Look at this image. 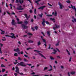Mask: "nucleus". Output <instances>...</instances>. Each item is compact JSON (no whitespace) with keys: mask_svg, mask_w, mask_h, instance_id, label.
I'll list each match as a JSON object with an SVG mask.
<instances>
[{"mask_svg":"<svg viewBox=\"0 0 76 76\" xmlns=\"http://www.w3.org/2000/svg\"><path fill=\"white\" fill-rule=\"evenodd\" d=\"M24 23L26 24V25H27V24L28 23V21H26L24 22Z\"/></svg>","mask_w":76,"mask_h":76,"instance_id":"nucleus-29","label":"nucleus"},{"mask_svg":"<svg viewBox=\"0 0 76 76\" xmlns=\"http://www.w3.org/2000/svg\"><path fill=\"white\" fill-rule=\"evenodd\" d=\"M34 19H36V18H37V16H36V15H34Z\"/></svg>","mask_w":76,"mask_h":76,"instance_id":"nucleus-56","label":"nucleus"},{"mask_svg":"<svg viewBox=\"0 0 76 76\" xmlns=\"http://www.w3.org/2000/svg\"><path fill=\"white\" fill-rule=\"evenodd\" d=\"M42 40L43 42H45V43L44 45H45V47H46L47 46V42L46 41V40L43 38H42Z\"/></svg>","mask_w":76,"mask_h":76,"instance_id":"nucleus-4","label":"nucleus"},{"mask_svg":"<svg viewBox=\"0 0 76 76\" xmlns=\"http://www.w3.org/2000/svg\"><path fill=\"white\" fill-rule=\"evenodd\" d=\"M24 61L25 62L26 61L27 62H28V60H27L25 58L24 59Z\"/></svg>","mask_w":76,"mask_h":76,"instance_id":"nucleus-38","label":"nucleus"},{"mask_svg":"<svg viewBox=\"0 0 76 76\" xmlns=\"http://www.w3.org/2000/svg\"><path fill=\"white\" fill-rule=\"evenodd\" d=\"M68 76H70V72H68Z\"/></svg>","mask_w":76,"mask_h":76,"instance_id":"nucleus-54","label":"nucleus"},{"mask_svg":"<svg viewBox=\"0 0 76 76\" xmlns=\"http://www.w3.org/2000/svg\"><path fill=\"white\" fill-rule=\"evenodd\" d=\"M28 42L29 43H32L34 42H33V41H32L31 40H29L28 41Z\"/></svg>","mask_w":76,"mask_h":76,"instance_id":"nucleus-26","label":"nucleus"},{"mask_svg":"<svg viewBox=\"0 0 76 76\" xmlns=\"http://www.w3.org/2000/svg\"><path fill=\"white\" fill-rule=\"evenodd\" d=\"M71 8H72V9L75 10V12H76V8L74 6H73L72 5H71Z\"/></svg>","mask_w":76,"mask_h":76,"instance_id":"nucleus-11","label":"nucleus"},{"mask_svg":"<svg viewBox=\"0 0 76 76\" xmlns=\"http://www.w3.org/2000/svg\"><path fill=\"white\" fill-rule=\"evenodd\" d=\"M45 22L47 24V25H49V24H50V23L48 21H45Z\"/></svg>","mask_w":76,"mask_h":76,"instance_id":"nucleus-37","label":"nucleus"},{"mask_svg":"<svg viewBox=\"0 0 76 76\" xmlns=\"http://www.w3.org/2000/svg\"><path fill=\"white\" fill-rule=\"evenodd\" d=\"M24 15H25V16L26 17V18L27 19L28 17V15H27V14H24Z\"/></svg>","mask_w":76,"mask_h":76,"instance_id":"nucleus-32","label":"nucleus"},{"mask_svg":"<svg viewBox=\"0 0 76 76\" xmlns=\"http://www.w3.org/2000/svg\"><path fill=\"white\" fill-rule=\"evenodd\" d=\"M72 57H70V59L69 60V62H70V61H71V60H72Z\"/></svg>","mask_w":76,"mask_h":76,"instance_id":"nucleus-43","label":"nucleus"},{"mask_svg":"<svg viewBox=\"0 0 76 76\" xmlns=\"http://www.w3.org/2000/svg\"><path fill=\"white\" fill-rule=\"evenodd\" d=\"M29 12L30 13H32L33 12H32V10H30Z\"/></svg>","mask_w":76,"mask_h":76,"instance_id":"nucleus-51","label":"nucleus"},{"mask_svg":"<svg viewBox=\"0 0 76 76\" xmlns=\"http://www.w3.org/2000/svg\"><path fill=\"white\" fill-rule=\"evenodd\" d=\"M34 14H37V12H36V9H34Z\"/></svg>","mask_w":76,"mask_h":76,"instance_id":"nucleus-42","label":"nucleus"},{"mask_svg":"<svg viewBox=\"0 0 76 76\" xmlns=\"http://www.w3.org/2000/svg\"><path fill=\"white\" fill-rule=\"evenodd\" d=\"M27 65H28V66H32V64H27Z\"/></svg>","mask_w":76,"mask_h":76,"instance_id":"nucleus-49","label":"nucleus"},{"mask_svg":"<svg viewBox=\"0 0 76 76\" xmlns=\"http://www.w3.org/2000/svg\"><path fill=\"white\" fill-rule=\"evenodd\" d=\"M19 73V74L20 75H23V74L22 73H19H19Z\"/></svg>","mask_w":76,"mask_h":76,"instance_id":"nucleus-41","label":"nucleus"},{"mask_svg":"<svg viewBox=\"0 0 76 76\" xmlns=\"http://www.w3.org/2000/svg\"><path fill=\"white\" fill-rule=\"evenodd\" d=\"M47 34H48V36H50V32L48 31L47 32Z\"/></svg>","mask_w":76,"mask_h":76,"instance_id":"nucleus-21","label":"nucleus"},{"mask_svg":"<svg viewBox=\"0 0 76 76\" xmlns=\"http://www.w3.org/2000/svg\"><path fill=\"white\" fill-rule=\"evenodd\" d=\"M59 43H60V41H58V42L56 44V47L59 45Z\"/></svg>","mask_w":76,"mask_h":76,"instance_id":"nucleus-20","label":"nucleus"},{"mask_svg":"<svg viewBox=\"0 0 76 76\" xmlns=\"http://www.w3.org/2000/svg\"><path fill=\"white\" fill-rule=\"evenodd\" d=\"M39 55L41 56L42 57L44 58H45V59H47V58H45V56H44V55H42V54H41V53H39Z\"/></svg>","mask_w":76,"mask_h":76,"instance_id":"nucleus-14","label":"nucleus"},{"mask_svg":"<svg viewBox=\"0 0 76 76\" xmlns=\"http://www.w3.org/2000/svg\"><path fill=\"white\" fill-rule=\"evenodd\" d=\"M20 3L21 4H22V3H23V0H22L21 1H20Z\"/></svg>","mask_w":76,"mask_h":76,"instance_id":"nucleus-31","label":"nucleus"},{"mask_svg":"<svg viewBox=\"0 0 76 76\" xmlns=\"http://www.w3.org/2000/svg\"><path fill=\"white\" fill-rule=\"evenodd\" d=\"M52 70H53V69L51 68H50V69L48 70V71H49V72H51V71H52Z\"/></svg>","mask_w":76,"mask_h":76,"instance_id":"nucleus-40","label":"nucleus"},{"mask_svg":"<svg viewBox=\"0 0 76 76\" xmlns=\"http://www.w3.org/2000/svg\"><path fill=\"white\" fill-rule=\"evenodd\" d=\"M66 2L67 3H68L69 4L70 3V1L69 0H68V1H66Z\"/></svg>","mask_w":76,"mask_h":76,"instance_id":"nucleus-27","label":"nucleus"},{"mask_svg":"<svg viewBox=\"0 0 76 76\" xmlns=\"http://www.w3.org/2000/svg\"><path fill=\"white\" fill-rule=\"evenodd\" d=\"M50 58L51 60H54V58L52 56H50Z\"/></svg>","mask_w":76,"mask_h":76,"instance_id":"nucleus-22","label":"nucleus"},{"mask_svg":"<svg viewBox=\"0 0 76 76\" xmlns=\"http://www.w3.org/2000/svg\"><path fill=\"white\" fill-rule=\"evenodd\" d=\"M28 35H29L30 36L32 35V34H31L30 33H28Z\"/></svg>","mask_w":76,"mask_h":76,"instance_id":"nucleus-30","label":"nucleus"},{"mask_svg":"<svg viewBox=\"0 0 76 76\" xmlns=\"http://www.w3.org/2000/svg\"><path fill=\"white\" fill-rule=\"evenodd\" d=\"M34 28H35L36 30H37V29H38V27L37 26H35Z\"/></svg>","mask_w":76,"mask_h":76,"instance_id":"nucleus-44","label":"nucleus"},{"mask_svg":"<svg viewBox=\"0 0 76 76\" xmlns=\"http://www.w3.org/2000/svg\"><path fill=\"white\" fill-rule=\"evenodd\" d=\"M1 67H6V66L3 65V64H1Z\"/></svg>","mask_w":76,"mask_h":76,"instance_id":"nucleus-24","label":"nucleus"},{"mask_svg":"<svg viewBox=\"0 0 76 76\" xmlns=\"http://www.w3.org/2000/svg\"><path fill=\"white\" fill-rule=\"evenodd\" d=\"M10 29H11V30H14V28H13L10 27Z\"/></svg>","mask_w":76,"mask_h":76,"instance_id":"nucleus-52","label":"nucleus"},{"mask_svg":"<svg viewBox=\"0 0 76 76\" xmlns=\"http://www.w3.org/2000/svg\"><path fill=\"white\" fill-rule=\"evenodd\" d=\"M53 26V29L55 30H56V29H55V28H60L59 26H57V25L56 24H55L54 26Z\"/></svg>","mask_w":76,"mask_h":76,"instance_id":"nucleus-2","label":"nucleus"},{"mask_svg":"<svg viewBox=\"0 0 76 76\" xmlns=\"http://www.w3.org/2000/svg\"><path fill=\"white\" fill-rule=\"evenodd\" d=\"M48 4L49 6H51V7H52V6H53V5L50 4L49 3H48Z\"/></svg>","mask_w":76,"mask_h":76,"instance_id":"nucleus-55","label":"nucleus"},{"mask_svg":"<svg viewBox=\"0 0 76 76\" xmlns=\"http://www.w3.org/2000/svg\"><path fill=\"white\" fill-rule=\"evenodd\" d=\"M35 3H37V5H38L39 4V3H38V1H35Z\"/></svg>","mask_w":76,"mask_h":76,"instance_id":"nucleus-34","label":"nucleus"},{"mask_svg":"<svg viewBox=\"0 0 76 76\" xmlns=\"http://www.w3.org/2000/svg\"><path fill=\"white\" fill-rule=\"evenodd\" d=\"M27 1H29V2L30 3H32V2H31V0H27Z\"/></svg>","mask_w":76,"mask_h":76,"instance_id":"nucleus-50","label":"nucleus"},{"mask_svg":"<svg viewBox=\"0 0 76 76\" xmlns=\"http://www.w3.org/2000/svg\"><path fill=\"white\" fill-rule=\"evenodd\" d=\"M28 37L27 35H25L23 36V37Z\"/></svg>","mask_w":76,"mask_h":76,"instance_id":"nucleus-48","label":"nucleus"},{"mask_svg":"<svg viewBox=\"0 0 76 76\" xmlns=\"http://www.w3.org/2000/svg\"><path fill=\"white\" fill-rule=\"evenodd\" d=\"M39 65H41V64H37V67H39Z\"/></svg>","mask_w":76,"mask_h":76,"instance_id":"nucleus-58","label":"nucleus"},{"mask_svg":"<svg viewBox=\"0 0 76 76\" xmlns=\"http://www.w3.org/2000/svg\"><path fill=\"white\" fill-rule=\"evenodd\" d=\"M29 17H30V15H29L28 17H27V20H28V19L29 18Z\"/></svg>","mask_w":76,"mask_h":76,"instance_id":"nucleus-61","label":"nucleus"},{"mask_svg":"<svg viewBox=\"0 0 76 76\" xmlns=\"http://www.w3.org/2000/svg\"><path fill=\"white\" fill-rule=\"evenodd\" d=\"M46 16L48 17H50L53 16V15H47Z\"/></svg>","mask_w":76,"mask_h":76,"instance_id":"nucleus-23","label":"nucleus"},{"mask_svg":"<svg viewBox=\"0 0 76 76\" xmlns=\"http://www.w3.org/2000/svg\"><path fill=\"white\" fill-rule=\"evenodd\" d=\"M18 54H23V52L21 51L20 52H18Z\"/></svg>","mask_w":76,"mask_h":76,"instance_id":"nucleus-16","label":"nucleus"},{"mask_svg":"<svg viewBox=\"0 0 76 76\" xmlns=\"http://www.w3.org/2000/svg\"><path fill=\"white\" fill-rule=\"evenodd\" d=\"M11 35H12V36H9V37H11V38H14V36L15 35V34L12 33L11 34Z\"/></svg>","mask_w":76,"mask_h":76,"instance_id":"nucleus-13","label":"nucleus"},{"mask_svg":"<svg viewBox=\"0 0 76 76\" xmlns=\"http://www.w3.org/2000/svg\"><path fill=\"white\" fill-rule=\"evenodd\" d=\"M5 69H2V72L3 73H4V72H5Z\"/></svg>","mask_w":76,"mask_h":76,"instance_id":"nucleus-35","label":"nucleus"},{"mask_svg":"<svg viewBox=\"0 0 76 76\" xmlns=\"http://www.w3.org/2000/svg\"><path fill=\"white\" fill-rule=\"evenodd\" d=\"M45 7V6H42L38 8V9H41V10H43L44 9V7Z\"/></svg>","mask_w":76,"mask_h":76,"instance_id":"nucleus-12","label":"nucleus"},{"mask_svg":"<svg viewBox=\"0 0 76 76\" xmlns=\"http://www.w3.org/2000/svg\"><path fill=\"white\" fill-rule=\"evenodd\" d=\"M0 45L1 46V47H2V46H3V44L0 43Z\"/></svg>","mask_w":76,"mask_h":76,"instance_id":"nucleus-64","label":"nucleus"},{"mask_svg":"<svg viewBox=\"0 0 76 76\" xmlns=\"http://www.w3.org/2000/svg\"><path fill=\"white\" fill-rule=\"evenodd\" d=\"M37 45L39 46V45H40L41 44V43L40 42V41H39V42L37 43Z\"/></svg>","mask_w":76,"mask_h":76,"instance_id":"nucleus-17","label":"nucleus"},{"mask_svg":"<svg viewBox=\"0 0 76 76\" xmlns=\"http://www.w3.org/2000/svg\"><path fill=\"white\" fill-rule=\"evenodd\" d=\"M58 4L59 6H60V9H63L62 7H63V5H62L60 3V2L58 3Z\"/></svg>","mask_w":76,"mask_h":76,"instance_id":"nucleus-6","label":"nucleus"},{"mask_svg":"<svg viewBox=\"0 0 76 76\" xmlns=\"http://www.w3.org/2000/svg\"><path fill=\"white\" fill-rule=\"evenodd\" d=\"M15 72L17 73H19V68L17 66H16L15 67Z\"/></svg>","mask_w":76,"mask_h":76,"instance_id":"nucleus-7","label":"nucleus"},{"mask_svg":"<svg viewBox=\"0 0 76 76\" xmlns=\"http://www.w3.org/2000/svg\"><path fill=\"white\" fill-rule=\"evenodd\" d=\"M14 56H18V54L16 53H15V54H14Z\"/></svg>","mask_w":76,"mask_h":76,"instance_id":"nucleus-33","label":"nucleus"},{"mask_svg":"<svg viewBox=\"0 0 76 76\" xmlns=\"http://www.w3.org/2000/svg\"><path fill=\"white\" fill-rule=\"evenodd\" d=\"M56 57H57V58H59V59L61 58V57H60V56H57Z\"/></svg>","mask_w":76,"mask_h":76,"instance_id":"nucleus-36","label":"nucleus"},{"mask_svg":"<svg viewBox=\"0 0 76 76\" xmlns=\"http://www.w3.org/2000/svg\"><path fill=\"white\" fill-rule=\"evenodd\" d=\"M12 24V25H14V26H16V23H15V20L13 19L11 22Z\"/></svg>","mask_w":76,"mask_h":76,"instance_id":"nucleus-8","label":"nucleus"},{"mask_svg":"<svg viewBox=\"0 0 76 76\" xmlns=\"http://www.w3.org/2000/svg\"><path fill=\"white\" fill-rule=\"evenodd\" d=\"M48 68V67H46L44 68V70H47Z\"/></svg>","mask_w":76,"mask_h":76,"instance_id":"nucleus-39","label":"nucleus"},{"mask_svg":"<svg viewBox=\"0 0 76 76\" xmlns=\"http://www.w3.org/2000/svg\"><path fill=\"white\" fill-rule=\"evenodd\" d=\"M34 51H37V52H40V51L39 50H34Z\"/></svg>","mask_w":76,"mask_h":76,"instance_id":"nucleus-53","label":"nucleus"},{"mask_svg":"<svg viewBox=\"0 0 76 76\" xmlns=\"http://www.w3.org/2000/svg\"><path fill=\"white\" fill-rule=\"evenodd\" d=\"M34 19H31V22H34Z\"/></svg>","mask_w":76,"mask_h":76,"instance_id":"nucleus-47","label":"nucleus"},{"mask_svg":"<svg viewBox=\"0 0 76 76\" xmlns=\"http://www.w3.org/2000/svg\"><path fill=\"white\" fill-rule=\"evenodd\" d=\"M0 31H1V32H3L1 33V34H2V35H3L4 34H7V33L4 34L5 31H3V30H2L1 29H0Z\"/></svg>","mask_w":76,"mask_h":76,"instance_id":"nucleus-9","label":"nucleus"},{"mask_svg":"<svg viewBox=\"0 0 76 76\" xmlns=\"http://www.w3.org/2000/svg\"><path fill=\"white\" fill-rule=\"evenodd\" d=\"M55 63L56 64H57V61H55Z\"/></svg>","mask_w":76,"mask_h":76,"instance_id":"nucleus-63","label":"nucleus"},{"mask_svg":"<svg viewBox=\"0 0 76 76\" xmlns=\"http://www.w3.org/2000/svg\"><path fill=\"white\" fill-rule=\"evenodd\" d=\"M53 51L54 52H55V53H57V50H56L54 49H53Z\"/></svg>","mask_w":76,"mask_h":76,"instance_id":"nucleus-46","label":"nucleus"},{"mask_svg":"<svg viewBox=\"0 0 76 76\" xmlns=\"http://www.w3.org/2000/svg\"><path fill=\"white\" fill-rule=\"evenodd\" d=\"M43 21L42 23V24L43 25V26H45V19L43 18L42 19Z\"/></svg>","mask_w":76,"mask_h":76,"instance_id":"nucleus-10","label":"nucleus"},{"mask_svg":"<svg viewBox=\"0 0 76 76\" xmlns=\"http://www.w3.org/2000/svg\"><path fill=\"white\" fill-rule=\"evenodd\" d=\"M18 60H21V59L20 58V57H18Z\"/></svg>","mask_w":76,"mask_h":76,"instance_id":"nucleus-62","label":"nucleus"},{"mask_svg":"<svg viewBox=\"0 0 76 76\" xmlns=\"http://www.w3.org/2000/svg\"><path fill=\"white\" fill-rule=\"evenodd\" d=\"M57 15V12H56V11H55V13H54V16H56Z\"/></svg>","mask_w":76,"mask_h":76,"instance_id":"nucleus-25","label":"nucleus"},{"mask_svg":"<svg viewBox=\"0 0 76 76\" xmlns=\"http://www.w3.org/2000/svg\"><path fill=\"white\" fill-rule=\"evenodd\" d=\"M24 57H28V56L26 55H24Z\"/></svg>","mask_w":76,"mask_h":76,"instance_id":"nucleus-59","label":"nucleus"},{"mask_svg":"<svg viewBox=\"0 0 76 76\" xmlns=\"http://www.w3.org/2000/svg\"><path fill=\"white\" fill-rule=\"evenodd\" d=\"M75 73V72H71V75H74Z\"/></svg>","mask_w":76,"mask_h":76,"instance_id":"nucleus-28","label":"nucleus"},{"mask_svg":"<svg viewBox=\"0 0 76 76\" xmlns=\"http://www.w3.org/2000/svg\"><path fill=\"white\" fill-rule=\"evenodd\" d=\"M42 15H43V14L42 13H41V14H39V16L40 18H42Z\"/></svg>","mask_w":76,"mask_h":76,"instance_id":"nucleus-15","label":"nucleus"},{"mask_svg":"<svg viewBox=\"0 0 76 76\" xmlns=\"http://www.w3.org/2000/svg\"><path fill=\"white\" fill-rule=\"evenodd\" d=\"M22 27L24 29H27L28 28V26L23 24H22L21 25Z\"/></svg>","mask_w":76,"mask_h":76,"instance_id":"nucleus-3","label":"nucleus"},{"mask_svg":"<svg viewBox=\"0 0 76 76\" xmlns=\"http://www.w3.org/2000/svg\"><path fill=\"white\" fill-rule=\"evenodd\" d=\"M0 53H2V52L1 51V48H0Z\"/></svg>","mask_w":76,"mask_h":76,"instance_id":"nucleus-57","label":"nucleus"},{"mask_svg":"<svg viewBox=\"0 0 76 76\" xmlns=\"http://www.w3.org/2000/svg\"><path fill=\"white\" fill-rule=\"evenodd\" d=\"M20 51V50H19V48H17L16 49V52H18H18H19Z\"/></svg>","mask_w":76,"mask_h":76,"instance_id":"nucleus-18","label":"nucleus"},{"mask_svg":"<svg viewBox=\"0 0 76 76\" xmlns=\"http://www.w3.org/2000/svg\"><path fill=\"white\" fill-rule=\"evenodd\" d=\"M19 1L18 0H16V3H19Z\"/></svg>","mask_w":76,"mask_h":76,"instance_id":"nucleus-60","label":"nucleus"},{"mask_svg":"<svg viewBox=\"0 0 76 76\" xmlns=\"http://www.w3.org/2000/svg\"><path fill=\"white\" fill-rule=\"evenodd\" d=\"M17 66H22L23 67H25V66H26V65L25 64V63L24 62H21L18 64Z\"/></svg>","mask_w":76,"mask_h":76,"instance_id":"nucleus-1","label":"nucleus"},{"mask_svg":"<svg viewBox=\"0 0 76 76\" xmlns=\"http://www.w3.org/2000/svg\"><path fill=\"white\" fill-rule=\"evenodd\" d=\"M50 19L51 20L53 21L54 20V18H50Z\"/></svg>","mask_w":76,"mask_h":76,"instance_id":"nucleus-45","label":"nucleus"},{"mask_svg":"<svg viewBox=\"0 0 76 76\" xmlns=\"http://www.w3.org/2000/svg\"><path fill=\"white\" fill-rule=\"evenodd\" d=\"M16 9L20 10H23V8H22V6L20 5L19 6V7L17 8Z\"/></svg>","mask_w":76,"mask_h":76,"instance_id":"nucleus-5","label":"nucleus"},{"mask_svg":"<svg viewBox=\"0 0 76 76\" xmlns=\"http://www.w3.org/2000/svg\"><path fill=\"white\" fill-rule=\"evenodd\" d=\"M17 23H18V24H22V21H18L17 22Z\"/></svg>","mask_w":76,"mask_h":76,"instance_id":"nucleus-19","label":"nucleus"}]
</instances>
